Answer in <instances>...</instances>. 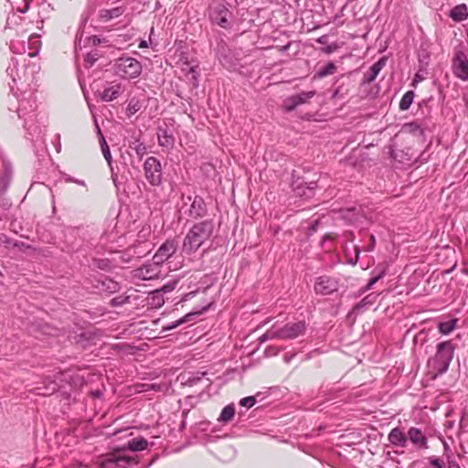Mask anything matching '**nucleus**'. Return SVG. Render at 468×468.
<instances>
[{
    "instance_id": "1",
    "label": "nucleus",
    "mask_w": 468,
    "mask_h": 468,
    "mask_svg": "<svg viewBox=\"0 0 468 468\" xmlns=\"http://www.w3.org/2000/svg\"><path fill=\"white\" fill-rule=\"evenodd\" d=\"M18 71L19 69L16 65L9 66L7 68V72L12 78L14 85L17 91L20 92L17 99V113L19 118L25 120V127L29 131L32 130L33 133H37V129L33 128L31 123L36 116L34 112L37 109L35 90L32 88L27 90V86L31 85L30 82H33L34 78L32 75L30 77L26 76L25 70L23 71V77H21Z\"/></svg>"
},
{
    "instance_id": "2",
    "label": "nucleus",
    "mask_w": 468,
    "mask_h": 468,
    "mask_svg": "<svg viewBox=\"0 0 468 468\" xmlns=\"http://www.w3.org/2000/svg\"><path fill=\"white\" fill-rule=\"evenodd\" d=\"M214 231V224L212 220H204L195 224L187 232L184 242L183 250L186 253H191L200 248Z\"/></svg>"
},
{
    "instance_id": "3",
    "label": "nucleus",
    "mask_w": 468,
    "mask_h": 468,
    "mask_svg": "<svg viewBox=\"0 0 468 468\" xmlns=\"http://www.w3.org/2000/svg\"><path fill=\"white\" fill-rule=\"evenodd\" d=\"M454 346L450 341L441 342L437 345L436 354L428 361V367L434 377L444 374L452 360Z\"/></svg>"
},
{
    "instance_id": "4",
    "label": "nucleus",
    "mask_w": 468,
    "mask_h": 468,
    "mask_svg": "<svg viewBox=\"0 0 468 468\" xmlns=\"http://www.w3.org/2000/svg\"><path fill=\"white\" fill-rule=\"evenodd\" d=\"M208 16L213 24L221 28L229 29L231 27L232 12L229 9V4L226 1H214L209 5Z\"/></svg>"
},
{
    "instance_id": "5",
    "label": "nucleus",
    "mask_w": 468,
    "mask_h": 468,
    "mask_svg": "<svg viewBox=\"0 0 468 468\" xmlns=\"http://www.w3.org/2000/svg\"><path fill=\"white\" fill-rule=\"evenodd\" d=\"M115 72L124 79L137 78L142 72L141 63L133 58H120L115 64Z\"/></svg>"
},
{
    "instance_id": "6",
    "label": "nucleus",
    "mask_w": 468,
    "mask_h": 468,
    "mask_svg": "<svg viewBox=\"0 0 468 468\" xmlns=\"http://www.w3.org/2000/svg\"><path fill=\"white\" fill-rule=\"evenodd\" d=\"M136 463L134 458L116 452L101 456L97 462L100 468H128L130 465Z\"/></svg>"
},
{
    "instance_id": "7",
    "label": "nucleus",
    "mask_w": 468,
    "mask_h": 468,
    "mask_svg": "<svg viewBox=\"0 0 468 468\" xmlns=\"http://www.w3.org/2000/svg\"><path fill=\"white\" fill-rule=\"evenodd\" d=\"M144 170L145 178L150 185L158 186L162 184V165L157 158L154 156L146 158Z\"/></svg>"
},
{
    "instance_id": "8",
    "label": "nucleus",
    "mask_w": 468,
    "mask_h": 468,
    "mask_svg": "<svg viewBox=\"0 0 468 468\" xmlns=\"http://www.w3.org/2000/svg\"><path fill=\"white\" fill-rule=\"evenodd\" d=\"M278 339H294L303 335L306 331L304 321L287 323L282 327H276Z\"/></svg>"
},
{
    "instance_id": "9",
    "label": "nucleus",
    "mask_w": 468,
    "mask_h": 468,
    "mask_svg": "<svg viewBox=\"0 0 468 468\" xmlns=\"http://www.w3.org/2000/svg\"><path fill=\"white\" fill-rule=\"evenodd\" d=\"M338 287V279L327 275H322L316 278L314 290L317 294L328 295L336 292Z\"/></svg>"
},
{
    "instance_id": "10",
    "label": "nucleus",
    "mask_w": 468,
    "mask_h": 468,
    "mask_svg": "<svg viewBox=\"0 0 468 468\" xmlns=\"http://www.w3.org/2000/svg\"><path fill=\"white\" fill-rule=\"evenodd\" d=\"M160 265L161 264L156 263L154 261L153 263L144 264L134 271V276L144 281L157 279L161 275Z\"/></svg>"
},
{
    "instance_id": "11",
    "label": "nucleus",
    "mask_w": 468,
    "mask_h": 468,
    "mask_svg": "<svg viewBox=\"0 0 468 468\" xmlns=\"http://www.w3.org/2000/svg\"><path fill=\"white\" fill-rule=\"evenodd\" d=\"M315 95L314 90L302 91L298 94L290 96L284 100V108L287 112L295 110L299 105L306 103Z\"/></svg>"
},
{
    "instance_id": "12",
    "label": "nucleus",
    "mask_w": 468,
    "mask_h": 468,
    "mask_svg": "<svg viewBox=\"0 0 468 468\" xmlns=\"http://www.w3.org/2000/svg\"><path fill=\"white\" fill-rule=\"evenodd\" d=\"M453 69L455 75L459 79L468 80V59L463 52L459 51L456 53L453 61Z\"/></svg>"
},
{
    "instance_id": "13",
    "label": "nucleus",
    "mask_w": 468,
    "mask_h": 468,
    "mask_svg": "<svg viewBox=\"0 0 468 468\" xmlns=\"http://www.w3.org/2000/svg\"><path fill=\"white\" fill-rule=\"evenodd\" d=\"M176 250V243L175 240H166L160 246L158 250L154 255L153 260L159 264H162L168 260Z\"/></svg>"
},
{
    "instance_id": "14",
    "label": "nucleus",
    "mask_w": 468,
    "mask_h": 468,
    "mask_svg": "<svg viewBox=\"0 0 468 468\" xmlns=\"http://www.w3.org/2000/svg\"><path fill=\"white\" fill-rule=\"evenodd\" d=\"M388 440L391 445L396 447L405 448L408 444L407 434L399 427L393 428L389 431Z\"/></svg>"
},
{
    "instance_id": "15",
    "label": "nucleus",
    "mask_w": 468,
    "mask_h": 468,
    "mask_svg": "<svg viewBox=\"0 0 468 468\" xmlns=\"http://www.w3.org/2000/svg\"><path fill=\"white\" fill-rule=\"evenodd\" d=\"M407 437L418 448H428L427 439L419 428H410L407 433Z\"/></svg>"
},
{
    "instance_id": "16",
    "label": "nucleus",
    "mask_w": 468,
    "mask_h": 468,
    "mask_svg": "<svg viewBox=\"0 0 468 468\" xmlns=\"http://www.w3.org/2000/svg\"><path fill=\"white\" fill-rule=\"evenodd\" d=\"M209 306H210V304H207V306H204L200 310H197V311L186 314L180 319H178L175 322H172L169 324L164 326L163 331H169V330L176 328L177 326H179L185 323L191 322L193 320L194 316L203 314L205 311H207L209 308Z\"/></svg>"
},
{
    "instance_id": "17",
    "label": "nucleus",
    "mask_w": 468,
    "mask_h": 468,
    "mask_svg": "<svg viewBox=\"0 0 468 468\" xmlns=\"http://www.w3.org/2000/svg\"><path fill=\"white\" fill-rule=\"evenodd\" d=\"M158 137V144L162 147H165L168 149H171L174 147L175 144V138L172 134V133H169L166 128H158L157 133Z\"/></svg>"
},
{
    "instance_id": "18",
    "label": "nucleus",
    "mask_w": 468,
    "mask_h": 468,
    "mask_svg": "<svg viewBox=\"0 0 468 468\" xmlns=\"http://www.w3.org/2000/svg\"><path fill=\"white\" fill-rule=\"evenodd\" d=\"M386 65V58H381L379 60L375 62L368 69V71L364 75L365 81L370 83L376 80L380 70Z\"/></svg>"
},
{
    "instance_id": "19",
    "label": "nucleus",
    "mask_w": 468,
    "mask_h": 468,
    "mask_svg": "<svg viewBox=\"0 0 468 468\" xmlns=\"http://www.w3.org/2000/svg\"><path fill=\"white\" fill-rule=\"evenodd\" d=\"M206 205L204 200L199 197H195L190 206L189 213L193 218H201L206 214Z\"/></svg>"
},
{
    "instance_id": "20",
    "label": "nucleus",
    "mask_w": 468,
    "mask_h": 468,
    "mask_svg": "<svg viewBox=\"0 0 468 468\" xmlns=\"http://www.w3.org/2000/svg\"><path fill=\"white\" fill-rule=\"evenodd\" d=\"M122 92V88L121 84L112 85L109 88H106L101 93V99L103 101H112L115 99H117L120 94Z\"/></svg>"
},
{
    "instance_id": "21",
    "label": "nucleus",
    "mask_w": 468,
    "mask_h": 468,
    "mask_svg": "<svg viewBox=\"0 0 468 468\" xmlns=\"http://www.w3.org/2000/svg\"><path fill=\"white\" fill-rule=\"evenodd\" d=\"M316 187V182L300 183L299 185H296V182L293 183V191L298 196H306L309 197Z\"/></svg>"
},
{
    "instance_id": "22",
    "label": "nucleus",
    "mask_w": 468,
    "mask_h": 468,
    "mask_svg": "<svg viewBox=\"0 0 468 468\" xmlns=\"http://www.w3.org/2000/svg\"><path fill=\"white\" fill-rule=\"evenodd\" d=\"M450 16L456 22L465 20L468 17V9L466 5L461 4L454 6L450 13Z\"/></svg>"
},
{
    "instance_id": "23",
    "label": "nucleus",
    "mask_w": 468,
    "mask_h": 468,
    "mask_svg": "<svg viewBox=\"0 0 468 468\" xmlns=\"http://www.w3.org/2000/svg\"><path fill=\"white\" fill-rule=\"evenodd\" d=\"M124 13V8L122 6L114 7L112 9H103L100 12V17L102 20L109 21L112 18L119 17Z\"/></svg>"
},
{
    "instance_id": "24",
    "label": "nucleus",
    "mask_w": 468,
    "mask_h": 468,
    "mask_svg": "<svg viewBox=\"0 0 468 468\" xmlns=\"http://www.w3.org/2000/svg\"><path fill=\"white\" fill-rule=\"evenodd\" d=\"M148 446L147 441L143 437L133 438L127 443V448L132 452L145 450Z\"/></svg>"
},
{
    "instance_id": "25",
    "label": "nucleus",
    "mask_w": 468,
    "mask_h": 468,
    "mask_svg": "<svg viewBox=\"0 0 468 468\" xmlns=\"http://www.w3.org/2000/svg\"><path fill=\"white\" fill-rule=\"evenodd\" d=\"M97 129H98V133L100 135V144H101L102 154H103L104 158L106 159L108 165L111 166L112 162V157L111 154L110 147L107 144L106 140H105L103 134L101 133L99 126H97Z\"/></svg>"
},
{
    "instance_id": "26",
    "label": "nucleus",
    "mask_w": 468,
    "mask_h": 468,
    "mask_svg": "<svg viewBox=\"0 0 468 468\" xmlns=\"http://www.w3.org/2000/svg\"><path fill=\"white\" fill-rule=\"evenodd\" d=\"M13 176V169L8 162H4V172L1 176V183L3 185V190H6L9 186L11 178Z\"/></svg>"
},
{
    "instance_id": "27",
    "label": "nucleus",
    "mask_w": 468,
    "mask_h": 468,
    "mask_svg": "<svg viewBox=\"0 0 468 468\" xmlns=\"http://www.w3.org/2000/svg\"><path fill=\"white\" fill-rule=\"evenodd\" d=\"M457 322L458 319L456 318L445 322H441L438 325L439 332L441 335H449L455 329Z\"/></svg>"
},
{
    "instance_id": "28",
    "label": "nucleus",
    "mask_w": 468,
    "mask_h": 468,
    "mask_svg": "<svg viewBox=\"0 0 468 468\" xmlns=\"http://www.w3.org/2000/svg\"><path fill=\"white\" fill-rule=\"evenodd\" d=\"M234 415L235 407L233 404H229L221 410L218 420L222 422H229L234 418Z\"/></svg>"
},
{
    "instance_id": "29",
    "label": "nucleus",
    "mask_w": 468,
    "mask_h": 468,
    "mask_svg": "<svg viewBox=\"0 0 468 468\" xmlns=\"http://www.w3.org/2000/svg\"><path fill=\"white\" fill-rule=\"evenodd\" d=\"M336 71V66L333 62H328L324 67L321 68L315 74L319 79L324 78L328 75H333Z\"/></svg>"
},
{
    "instance_id": "30",
    "label": "nucleus",
    "mask_w": 468,
    "mask_h": 468,
    "mask_svg": "<svg viewBox=\"0 0 468 468\" xmlns=\"http://www.w3.org/2000/svg\"><path fill=\"white\" fill-rule=\"evenodd\" d=\"M414 92L412 90L407 91L401 98L399 101V109L401 111H406L410 108L413 101Z\"/></svg>"
},
{
    "instance_id": "31",
    "label": "nucleus",
    "mask_w": 468,
    "mask_h": 468,
    "mask_svg": "<svg viewBox=\"0 0 468 468\" xmlns=\"http://www.w3.org/2000/svg\"><path fill=\"white\" fill-rule=\"evenodd\" d=\"M58 388V386L54 381H51L48 384V386L44 387L43 388H37V389L38 390L37 393L40 394V395H43V396L50 395V394L54 393Z\"/></svg>"
},
{
    "instance_id": "32",
    "label": "nucleus",
    "mask_w": 468,
    "mask_h": 468,
    "mask_svg": "<svg viewBox=\"0 0 468 468\" xmlns=\"http://www.w3.org/2000/svg\"><path fill=\"white\" fill-rule=\"evenodd\" d=\"M278 339V335H277V331H276V327L275 326H272L271 329H269L265 334H263L260 338H259V341L261 343H264L268 340H271V339Z\"/></svg>"
},
{
    "instance_id": "33",
    "label": "nucleus",
    "mask_w": 468,
    "mask_h": 468,
    "mask_svg": "<svg viewBox=\"0 0 468 468\" xmlns=\"http://www.w3.org/2000/svg\"><path fill=\"white\" fill-rule=\"evenodd\" d=\"M141 109V104L139 101L135 98H133L130 100L128 106H127V112L129 115H133L136 113Z\"/></svg>"
},
{
    "instance_id": "34",
    "label": "nucleus",
    "mask_w": 468,
    "mask_h": 468,
    "mask_svg": "<svg viewBox=\"0 0 468 468\" xmlns=\"http://www.w3.org/2000/svg\"><path fill=\"white\" fill-rule=\"evenodd\" d=\"M345 86L346 84L344 82L341 85H338L333 92V98H343L346 94H347L348 89Z\"/></svg>"
},
{
    "instance_id": "35",
    "label": "nucleus",
    "mask_w": 468,
    "mask_h": 468,
    "mask_svg": "<svg viewBox=\"0 0 468 468\" xmlns=\"http://www.w3.org/2000/svg\"><path fill=\"white\" fill-rule=\"evenodd\" d=\"M204 376H205V373H201V374L197 373V375L188 377L185 380L184 384L186 386L192 387V386L196 385L198 381H200Z\"/></svg>"
},
{
    "instance_id": "36",
    "label": "nucleus",
    "mask_w": 468,
    "mask_h": 468,
    "mask_svg": "<svg viewBox=\"0 0 468 468\" xmlns=\"http://www.w3.org/2000/svg\"><path fill=\"white\" fill-rule=\"evenodd\" d=\"M385 275V271H382L378 275L371 278L369 280V282H367V284L361 290L362 292H366L367 291H369L372 286L378 282L379 281L383 276Z\"/></svg>"
},
{
    "instance_id": "37",
    "label": "nucleus",
    "mask_w": 468,
    "mask_h": 468,
    "mask_svg": "<svg viewBox=\"0 0 468 468\" xmlns=\"http://www.w3.org/2000/svg\"><path fill=\"white\" fill-rule=\"evenodd\" d=\"M102 285L106 286L107 290L111 292H114L119 290V284L111 279H105V281L102 282Z\"/></svg>"
},
{
    "instance_id": "38",
    "label": "nucleus",
    "mask_w": 468,
    "mask_h": 468,
    "mask_svg": "<svg viewBox=\"0 0 468 468\" xmlns=\"http://www.w3.org/2000/svg\"><path fill=\"white\" fill-rule=\"evenodd\" d=\"M177 284L176 281H172L166 284H165L160 290L155 291L156 294H160V292H170L175 290Z\"/></svg>"
},
{
    "instance_id": "39",
    "label": "nucleus",
    "mask_w": 468,
    "mask_h": 468,
    "mask_svg": "<svg viewBox=\"0 0 468 468\" xmlns=\"http://www.w3.org/2000/svg\"><path fill=\"white\" fill-rule=\"evenodd\" d=\"M129 297L128 296H117L111 300L112 306H122L128 303Z\"/></svg>"
},
{
    "instance_id": "40",
    "label": "nucleus",
    "mask_w": 468,
    "mask_h": 468,
    "mask_svg": "<svg viewBox=\"0 0 468 468\" xmlns=\"http://www.w3.org/2000/svg\"><path fill=\"white\" fill-rule=\"evenodd\" d=\"M377 299V295L376 294H368L367 296H366L356 307L355 309H357L359 308L360 306H364V305H367V304H372L374 303V302L376 301Z\"/></svg>"
},
{
    "instance_id": "41",
    "label": "nucleus",
    "mask_w": 468,
    "mask_h": 468,
    "mask_svg": "<svg viewBox=\"0 0 468 468\" xmlns=\"http://www.w3.org/2000/svg\"><path fill=\"white\" fill-rule=\"evenodd\" d=\"M256 403V399L252 396H249L240 399L239 404L242 407L251 408Z\"/></svg>"
},
{
    "instance_id": "42",
    "label": "nucleus",
    "mask_w": 468,
    "mask_h": 468,
    "mask_svg": "<svg viewBox=\"0 0 468 468\" xmlns=\"http://www.w3.org/2000/svg\"><path fill=\"white\" fill-rule=\"evenodd\" d=\"M133 150L139 156H144L146 154V147L143 143L138 141L135 142V145L133 146Z\"/></svg>"
},
{
    "instance_id": "43",
    "label": "nucleus",
    "mask_w": 468,
    "mask_h": 468,
    "mask_svg": "<svg viewBox=\"0 0 468 468\" xmlns=\"http://www.w3.org/2000/svg\"><path fill=\"white\" fill-rule=\"evenodd\" d=\"M94 266L101 270H107L110 268V261L108 260H93Z\"/></svg>"
},
{
    "instance_id": "44",
    "label": "nucleus",
    "mask_w": 468,
    "mask_h": 468,
    "mask_svg": "<svg viewBox=\"0 0 468 468\" xmlns=\"http://www.w3.org/2000/svg\"><path fill=\"white\" fill-rule=\"evenodd\" d=\"M338 48H339V46L336 43H332V44L323 48L322 51L325 54H331V53L335 52Z\"/></svg>"
},
{
    "instance_id": "45",
    "label": "nucleus",
    "mask_w": 468,
    "mask_h": 468,
    "mask_svg": "<svg viewBox=\"0 0 468 468\" xmlns=\"http://www.w3.org/2000/svg\"><path fill=\"white\" fill-rule=\"evenodd\" d=\"M98 59L97 53H89L85 58V61L89 66H92L95 61Z\"/></svg>"
},
{
    "instance_id": "46",
    "label": "nucleus",
    "mask_w": 468,
    "mask_h": 468,
    "mask_svg": "<svg viewBox=\"0 0 468 468\" xmlns=\"http://www.w3.org/2000/svg\"><path fill=\"white\" fill-rule=\"evenodd\" d=\"M424 80V75L420 72V71H418L415 76H414V79H413V84L415 83H418V82H420Z\"/></svg>"
},
{
    "instance_id": "47",
    "label": "nucleus",
    "mask_w": 468,
    "mask_h": 468,
    "mask_svg": "<svg viewBox=\"0 0 468 468\" xmlns=\"http://www.w3.org/2000/svg\"><path fill=\"white\" fill-rule=\"evenodd\" d=\"M89 42L93 46H97L101 43V40L97 36H92L89 37Z\"/></svg>"
},
{
    "instance_id": "48",
    "label": "nucleus",
    "mask_w": 468,
    "mask_h": 468,
    "mask_svg": "<svg viewBox=\"0 0 468 468\" xmlns=\"http://www.w3.org/2000/svg\"><path fill=\"white\" fill-rule=\"evenodd\" d=\"M153 301H155L157 306H161L164 303V299L161 298L160 294H156L155 292L153 296Z\"/></svg>"
},
{
    "instance_id": "49",
    "label": "nucleus",
    "mask_w": 468,
    "mask_h": 468,
    "mask_svg": "<svg viewBox=\"0 0 468 468\" xmlns=\"http://www.w3.org/2000/svg\"><path fill=\"white\" fill-rule=\"evenodd\" d=\"M448 468H461V467L459 466V464L456 462L452 461V462H449Z\"/></svg>"
},
{
    "instance_id": "50",
    "label": "nucleus",
    "mask_w": 468,
    "mask_h": 468,
    "mask_svg": "<svg viewBox=\"0 0 468 468\" xmlns=\"http://www.w3.org/2000/svg\"><path fill=\"white\" fill-rule=\"evenodd\" d=\"M91 395H92L93 397H95V398H100V397H101L102 392H101V390L97 389V390H95V391H92V392H91Z\"/></svg>"
},
{
    "instance_id": "51",
    "label": "nucleus",
    "mask_w": 468,
    "mask_h": 468,
    "mask_svg": "<svg viewBox=\"0 0 468 468\" xmlns=\"http://www.w3.org/2000/svg\"><path fill=\"white\" fill-rule=\"evenodd\" d=\"M317 42L320 43V44H324L326 42V37L325 36H322L320 37L318 39H317Z\"/></svg>"
},
{
    "instance_id": "52",
    "label": "nucleus",
    "mask_w": 468,
    "mask_h": 468,
    "mask_svg": "<svg viewBox=\"0 0 468 468\" xmlns=\"http://www.w3.org/2000/svg\"><path fill=\"white\" fill-rule=\"evenodd\" d=\"M290 46H291V43H288L285 46L281 47L280 50L282 52L287 51L289 49Z\"/></svg>"
},
{
    "instance_id": "53",
    "label": "nucleus",
    "mask_w": 468,
    "mask_h": 468,
    "mask_svg": "<svg viewBox=\"0 0 468 468\" xmlns=\"http://www.w3.org/2000/svg\"><path fill=\"white\" fill-rule=\"evenodd\" d=\"M44 329H45V334H47V335H52V333H51V328H50L48 325H47V324H46V325L44 326Z\"/></svg>"
},
{
    "instance_id": "54",
    "label": "nucleus",
    "mask_w": 468,
    "mask_h": 468,
    "mask_svg": "<svg viewBox=\"0 0 468 468\" xmlns=\"http://www.w3.org/2000/svg\"><path fill=\"white\" fill-rule=\"evenodd\" d=\"M140 48H144L146 47V41L143 40L140 45H139Z\"/></svg>"
},
{
    "instance_id": "55",
    "label": "nucleus",
    "mask_w": 468,
    "mask_h": 468,
    "mask_svg": "<svg viewBox=\"0 0 468 468\" xmlns=\"http://www.w3.org/2000/svg\"><path fill=\"white\" fill-rule=\"evenodd\" d=\"M74 182H76L79 185L84 186V182L83 181L75 180Z\"/></svg>"
},
{
    "instance_id": "56",
    "label": "nucleus",
    "mask_w": 468,
    "mask_h": 468,
    "mask_svg": "<svg viewBox=\"0 0 468 468\" xmlns=\"http://www.w3.org/2000/svg\"><path fill=\"white\" fill-rule=\"evenodd\" d=\"M370 239H371L372 244H374L375 243V237L373 235L370 236Z\"/></svg>"
},
{
    "instance_id": "57",
    "label": "nucleus",
    "mask_w": 468,
    "mask_h": 468,
    "mask_svg": "<svg viewBox=\"0 0 468 468\" xmlns=\"http://www.w3.org/2000/svg\"><path fill=\"white\" fill-rule=\"evenodd\" d=\"M27 8H28V5H27L25 9L21 10V12H26L27 10Z\"/></svg>"
},
{
    "instance_id": "58",
    "label": "nucleus",
    "mask_w": 468,
    "mask_h": 468,
    "mask_svg": "<svg viewBox=\"0 0 468 468\" xmlns=\"http://www.w3.org/2000/svg\"><path fill=\"white\" fill-rule=\"evenodd\" d=\"M11 48L15 51V45L14 44L11 45Z\"/></svg>"
},
{
    "instance_id": "59",
    "label": "nucleus",
    "mask_w": 468,
    "mask_h": 468,
    "mask_svg": "<svg viewBox=\"0 0 468 468\" xmlns=\"http://www.w3.org/2000/svg\"><path fill=\"white\" fill-rule=\"evenodd\" d=\"M113 183L116 185V178L113 177Z\"/></svg>"
}]
</instances>
